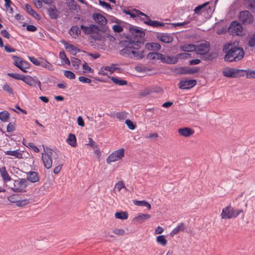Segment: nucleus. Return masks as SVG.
<instances>
[{
    "mask_svg": "<svg viewBox=\"0 0 255 255\" xmlns=\"http://www.w3.org/2000/svg\"><path fill=\"white\" fill-rule=\"evenodd\" d=\"M239 20L245 25H249L253 22L254 16L249 10H244L240 12Z\"/></svg>",
    "mask_w": 255,
    "mask_h": 255,
    "instance_id": "39448f33",
    "label": "nucleus"
},
{
    "mask_svg": "<svg viewBox=\"0 0 255 255\" xmlns=\"http://www.w3.org/2000/svg\"><path fill=\"white\" fill-rule=\"evenodd\" d=\"M9 117L8 112L6 111H3L0 112V120L2 122H6L8 121Z\"/></svg>",
    "mask_w": 255,
    "mask_h": 255,
    "instance_id": "ea45409f",
    "label": "nucleus"
},
{
    "mask_svg": "<svg viewBox=\"0 0 255 255\" xmlns=\"http://www.w3.org/2000/svg\"><path fill=\"white\" fill-rule=\"evenodd\" d=\"M22 151H21L19 149L13 151L7 150L4 151V154L6 155H11L14 156L15 158L21 159L22 158Z\"/></svg>",
    "mask_w": 255,
    "mask_h": 255,
    "instance_id": "b1692460",
    "label": "nucleus"
},
{
    "mask_svg": "<svg viewBox=\"0 0 255 255\" xmlns=\"http://www.w3.org/2000/svg\"><path fill=\"white\" fill-rule=\"evenodd\" d=\"M125 124L127 125L128 128L130 129L133 130L136 128V125L129 119L126 120Z\"/></svg>",
    "mask_w": 255,
    "mask_h": 255,
    "instance_id": "4d7b16f0",
    "label": "nucleus"
},
{
    "mask_svg": "<svg viewBox=\"0 0 255 255\" xmlns=\"http://www.w3.org/2000/svg\"><path fill=\"white\" fill-rule=\"evenodd\" d=\"M156 37L160 41L166 43H170L173 40V37L172 35L165 33H158Z\"/></svg>",
    "mask_w": 255,
    "mask_h": 255,
    "instance_id": "ddd939ff",
    "label": "nucleus"
},
{
    "mask_svg": "<svg viewBox=\"0 0 255 255\" xmlns=\"http://www.w3.org/2000/svg\"><path fill=\"white\" fill-rule=\"evenodd\" d=\"M80 27L84 33L86 34H90L94 32V30L98 29V26L95 24H91L89 26H85L84 25H81Z\"/></svg>",
    "mask_w": 255,
    "mask_h": 255,
    "instance_id": "5701e85b",
    "label": "nucleus"
},
{
    "mask_svg": "<svg viewBox=\"0 0 255 255\" xmlns=\"http://www.w3.org/2000/svg\"><path fill=\"white\" fill-rule=\"evenodd\" d=\"M0 174L4 183H6L11 180L4 166L0 168Z\"/></svg>",
    "mask_w": 255,
    "mask_h": 255,
    "instance_id": "a878e982",
    "label": "nucleus"
},
{
    "mask_svg": "<svg viewBox=\"0 0 255 255\" xmlns=\"http://www.w3.org/2000/svg\"><path fill=\"white\" fill-rule=\"evenodd\" d=\"M244 3L246 8L253 13L255 12V0H244Z\"/></svg>",
    "mask_w": 255,
    "mask_h": 255,
    "instance_id": "cd10ccee",
    "label": "nucleus"
},
{
    "mask_svg": "<svg viewBox=\"0 0 255 255\" xmlns=\"http://www.w3.org/2000/svg\"><path fill=\"white\" fill-rule=\"evenodd\" d=\"M44 150L45 152H47L45 153H43L42 154H48L49 155V157L52 158V156L53 154H54L55 151L48 147H47L46 148L44 147Z\"/></svg>",
    "mask_w": 255,
    "mask_h": 255,
    "instance_id": "e2e57ef3",
    "label": "nucleus"
},
{
    "mask_svg": "<svg viewBox=\"0 0 255 255\" xmlns=\"http://www.w3.org/2000/svg\"><path fill=\"white\" fill-rule=\"evenodd\" d=\"M40 66L48 70H51L52 68V64L43 58H41Z\"/></svg>",
    "mask_w": 255,
    "mask_h": 255,
    "instance_id": "c03bdc74",
    "label": "nucleus"
},
{
    "mask_svg": "<svg viewBox=\"0 0 255 255\" xmlns=\"http://www.w3.org/2000/svg\"><path fill=\"white\" fill-rule=\"evenodd\" d=\"M66 4L71 10L78 11L80 8V6L74 0H67Z\"/></svg>",
    "mask_w": 255,
    "mask_h": 255,
    "instance_id": "c85d7f7f",
    "label": "nucleus"
},
{
    "mask_svg": "<svg viewBox=\"0 0 255 255\" xmlns=\"http://www.w3.org/2000/svg\"><path fill=\"white\" fill-rule=\"evenodd\" d=\"M109 79H110L113 83L115 84L120 85V86H124L128 84V82L126 80L121 79L118 77H108Z\"/></svg>",
    "mask_w": 255,
    "mask_h": 255,
    "instance_id": "7c9ffc66",
    "label": "nucleus"
},
{
    "mask_svg": "<svg viewBox=\"0 0 255 255\" xmlns=\"http://www.w3.org/2000/svg\"><path fill=\"white\" fill-rule=\"evenodd\" d=\"M158 56H159V60L164 63L173 64L178 62V58L176 57L165 55L161 53L159 54Z\"/></svg>",
    "mask_w": 255,
    "mask_h": 255,
    "instance_id": "9b49d317",
    "label": "nucleus"
},
{
    "mask_svg": "<svg viewBox=\"0 0 255 255\" xmlns=\"http://www.w3.org/2000/svg\"><path fill=\"white\" fill-rule=\"evenodd\" d=\"M210 50V44L208 42L202 43L197 47H196V53L198 54H202L205 52H208Z\"/></svg>",
    "mask_w": 255,
    "mask_h": 255,
    "instance_id": "dca6fc26",
    "label": "nucleus"
},
{
    "mask_svg": "<svg viewBox=\"0 0 255 255\" xmlns=\"http://www.w3.org/2000/svg\"><path fill=\"white\" fill-rule=\"evenodd\" d=\"M133 11L134 12V14L135 15V17L136 16L141 17V16H144L145 17V18L146 19V20L149 19V16H148L147 15L145 14L143 12L139 11V10H137V9H136L134 8L133 9Z\"/></svg>",
    "mask_w": 255,
    "mask_h": 255,
    "instance_id": "09e8293b",
    "label": "nucleus"
},
{
    "mask_svg": "<svg viewBox=\"0 0 255 255\" xmlns=\"http://www.w3.org/2000/svg\"><path fill=\"white\" fill-rule=\"evenodd\" d=\"M129 34L126 35L127 40H121L119 44L123 48L120 50V54L126 57L138 60L144 57V51H137L140 48V44L144 43L145 31L139 27L128 24Z\"/></svg>",
    "mask_w": 255,
    "mask_h": 255,
    "instance_id": "f257e3e1",
    "label": "nucleus"
},
{
    "mask_svg": "<svg viewBox=\"0 0 255 255\" xmlns=\"http://www.w3.org/2000/svg\"><path fill=\"white\" fill-rule=\"evenodd\" d=\"M178 132L179 135L187 137L193 134L194 130L190 128L185 127L179 128L178 129Z\"/></svg>",
    "mask_w": 255,
    "mask_h": 255,
    "instance_id": "a211bd4d",
    "label": "nucleus"
},
{
    "mask_svg": "<svg viewBox=\"0 0 255 255\" xmlns=\"http://www.w3.org/2000/svg\"><path fill=\"white\" fill-rule=\"evenodd\" d=\"M116 64H112L111 66H103L101 68L98 74L102 75H107L106 71H109L111 74L114 73L116 70L119 69V67H115Z\"/></svg>",
    "mask_w": 255,
    "mask_h": 255,
    "instance_id": "2eb2a0df",
    "label": "nucleus"
},
{
    "mask_svg": "<svg viewBox=\"0 0 255 255\" xmlns=\"http://www.w3.org/2000/svg\"><path fill=\"white\" fill-rule=\"evenodd\" d=\"M7 200L10 202L16 203V205H17V203L19 200V196L17 194H12L7 197Z\"/></svg>",
    "mask_w": 255,
    "mask_h": 255,
    "instance_id": "37998d69",
    "label": "nucleus"
},
{
    "mask_svg": "<svg viewBox=\"0 0 255 255\" xmlns=\"http://www.w3.org/2000/svg\"><path fill=\"white\" fill-rule=\"evenodd\" d=\"M141 20L144 21V23L148 25L151 26L153 27H158L159 26H164L165 23L156 20H151L149 17L147 20H144L143 18H141Z\"/></svg>",
    "mask_w": 255,
    "mask_h": 255,
    "instance_id": "412c9836",
    "label": "nucleus"
},
{
    "mask_svg": "<svg viewBox=\"0 0 255 255\" xmlns=\"http://www.w3.org/2000/svg\"><path fill=\"white\" fill-rule=\"evenodd\" d=\"M12 58L14 60L13 64L24 73H27L26 69L29 68L30 63L26 61L21 60L20 64H18V60L20 58L17 56L12 55Z\"/></svg>",
    "mask_w": 255,
    "mask_h": 255,
    "instance_id": "6e6552de",
    "label": "nucleus"
},
{
    "mask_svg": "<svg viewBox=\"0 0 255 255\" xmlns=\"http://www.w3.org/2000/svg\"><path fill=\"white\" fill-rule=\"evenodd\" d=\"M2 88L4 91L7 92L9 94L13 95L14 93L13 89L10 87V86L8 84H5L3 86Z\"/></svg>",
    "mask_w": 255,
    "mask_h": 255,
    "instance_id": "13d9d810",
    "label": "nucleus"
},
{
    "mask_svg": "<svg viewBox=\"0 0 255 255\" xmlns=\"http://www.w3.org/2000/svg\"><path fill=\"white\" fill-rule=\"evenodd\" d=\"M59 58L61 60V61L63 63L68 65L70 64V61L69 60V59L67 57L64 51L60 52Z\"/></svg>",
    "mask_w": 255,
    "mask_h": 255,
    "instance_id": "4c0bfd02",
    "label": "nucleus"
},
{
    "mask_svg": "<svg viewBox=\"0 0 255 255\" xmlns=\"http://www.w3.org/2000/svg\"><path fill=\"white\" fill-rule=\"evenodd\" d=\"M243 212L242 209H236L229 206L222 209L221 216L222 219H231L237 217Z\"/></svg>",
    "mask_w": 255,
    "mask_h": 255,
    "instance_id": "7ed1b4c3",
    "label": "nucleus"
},
{
    "mask_svg": "<svg viewBox=\"0 0 255 255\" xmlns=\"http://www.w3.org/2000/svg\"><path fill=\"white\" fill-rule=\"evenodd\" d=\"M71 63L72 66H74L76 69H77L79 68V65L81 63V60L78 58L72 57Z\"/></svg>",
    "mask_w": 255,
    "mask_h": 255,
    "instance_id": "de8ad7c7",
    "label": "nucleus"
},
{
    "mask_svg": "<svg viewBox=\"0 0 255 255\" xmlns=\"http://www.w3.org/2000/svg\"><path fill=\"white\" fill-rule=\"evenodd\" d=\"M209 3L208 2H205L203 4H201V5H198L197 6H196L194 11V12L195 13H197V14H198L199 13V12L201 11V10L204 7H205L207 5H208Z\"/></svg>",
    "mask_w": 255,
    "mask_h": 255,
    "instance_id": "864d4df0",
    "label": "nucleus"
},
{
    "mask_svg": "<svg viewBox=\"0 0 255 255\" xmlns=\"http://www.w3.org/2000/svg\"><path fill=\"white\" fill-rule=\"evenodd\" d=\"M125 155L124 148H121L115 150L107 157L106 161L110 164L111 162H115L121 159Z\"/></svg>",
    "mask_w": 255,
    "mask_h": 255,
    "instance_id": "423d86ee",
    "label": "nucleus"
},
{
    "mask_svg": "<svg viewBox=\"0 0 255 255\" xmlns=\"http://www.w3.org/2000/svg\"><path fill=\"white\" fill-rule=\"evenodd\" d=\"M133 202L134 205H135L136 206L145 207H147L148 209H151V205H150V204L145 201L133 200Z\"/></svg>",
    "mask_w": 255,
    "mask_h": 255,
    "instance_id": "c9c22d12",
    "label": "nucleus"
},
{
    "mask_svg": "<svg viewBox=\"0 0 255 255\" xmlns=\"http://www.w3.org/2000/svg\"><path fill=\"white\" fill-rule=\"evenodd\" d=\"M235 78H238L241 76H244L245 75V73L247 74V71L245 70H240V69H235Z\"/></svg>",
    "mask_w": 255,
    "mask_h": 255,
    "instance_id": "603ef678",
    "label": "nucleus"
},
{
    "mask_svg": "<svg viewBox=\"0 0 255 255\" xmlns=\"http://www.w3.org/2000/svg\"><path fill=\"white\" fill-rule=\"evenodd\" d=\"M28 185V182L25 178H18L14 180L13 186L11 187L12 191L15 193H23L26 192V188Z\"/></svg>",
    "mask_w": 255,
    "mask_h": 255,
    "instance_id": "20e7f679",
    "label": "nucleus"
},
{
    "mask_svg": "<svg viewBox=\"0 0 255 255\" xmlns=\"http://www.w3.org/2000/svg\"><path fill=\"white\" fill-rule=\"evenodd\" d=\"M185 228V225L184 223H178L177 226L170 232V236L171 237H173L174 235L178 234L179 232L184 231Z\"/></svg>",
    "mask_w": 255,
    "mask_h": 255,
    "instance_id": "4be33fe9",
    "label": "nucleus"
},
{
    "mask_svg": "<svg viewBox=\"0 0 255 255\" xmlns=\"http://www.w3.org/2000/svg\"><path fill=\"white\" fill-rule=\"evenodd\" d=\"M47 11L51 19H56L59 16L60 12L57 10L55 6H52L48 8Z\"/></svg>",
    "mask_w": 255,
    "mask_h": 255,
    "instance_id": "6ab92c4d",
    "label": "nucleus"
},
{
    "mask_svg": "<svg viewBox=\"0 0 255 255\" xmlns=\"http://www.w3.org/2000/svg\"><path fill=\"white\" fill-rule=\"evenodd\" d=\"M41 58L37 59L33 56L29 57V59L30 61V62L36 66H40Z\"/></svg>",
    "mask_w": 255,
    "mask_h": 255,
    "instance_id": "3c124183",
    "label": "nucleus"
},
{
    "mask_svg": "<svg viewBox=\"0 0 255 255\" xmlns=\"http://www.w3.org/2000/svg\"><path fill=\"white\" fill-rule=\"evenodd\" d=\"M128 113L124 112H118L116 114V117L120 121L124 120L127 118V115Z\"/></svg>",
    "mask_w": 255,
    "mask_h": 255,
    "instance_id": "6e6d98bb",
    "label": "nucleus"
},
{
    "mask_svg": "<svg viewBox=\"0 0 255 255\" xmlns=\"http://www.w3.org/2000/svg\"><path fill=\"white\" fill-rule=\"evenodd\" d=\"M151 217L150 215L147 214H139L138 216L135 217L133 221L138 223H141L149 219Z\"/></svg>",
    "mask_w": 255,
    "mask_h": 255,
    "instance_id": "bb28decb",
    "label": "nucleus"
},
{
    "mask_svg": "<svg viewBox=\"0 0 255 255\" xmlns=\"http://www.w3.org/2000/svg\"><path fill=\"white\" fill-rule=\"evenodd\" d=\"M248 45L251 47L255 46V34H253L250 37Z\"/></svg>",
    "mask_w": 255,
    "mask_h": 255,
    "instance_id": "680f3d73",
    "label": "nucleus"
},
{
    "mask_svg": "<svg viewBox=\"0 0 255 255\" xmlns=\"http://www.w3.org/2000/svg\"><path fill=\"white\" fill-rule=\"evenodd\" d=\"M196 81L195 80L184 79L181 80L179 84V88L181 89H190L196 85Z\"/></svg>",
    "mask_w": 255,
    "mask_h": 255,
    "instance_id": "9d476101",
    "label": "nucleus"
},
{
    "mask_svg": "<svg viewBox=\"0 0 255 255\" xmlns=\"http://www.w3.org/2000/svg\"><path fill=\"white\" fill-rule=\"evenodd\" d=\"M14 123H12L11 122L9 123L6 127V131L8 132H12L15 130V128L14 126Z\"/></svg>",
    "mask_w": 255,
    "mask_h": 255,
    "instance_id": "69168bd1",
    "label": "nucleus"
},
{
    "mask_svg": "<svg viewBox=\"0 0 255 255\" xmlns=\"http://www.w3.org/2000/svg\"><path fill=\"white\" fill-rule=\"evenodd\" d=\"M247 78H255V70L247 71Z\"/></svg>",
    "mask_w": 255,
    "mask_h": 255,
    "instance_id": "774afa93",
    "label": "nucleus"
},
{
    "mask_svg": "<svg viewBox=\"0 0 255 255\" xmlns=\"http://www.w3.org/2000/svg\"><path fill=\"white\" fill-rule=\"evenodd\" d=\"M201 58L203 60H212L214 59V56L212 53L205 52L201 54Z\"/></svg>",
    "mask_w": 255,
    "mask_h": 255,
    "instance_id": "a19ab883",
    "label": "nucleus"
},
{
    "mask_svg": "<svg viewBox=\"0 0 255 255\" xmlns=\"http://www.w3.org/2000/svg\"><path fill=\"white\" fill-rule=\"evenodd\" d=\"M25 9L30 15L35 18L38 19L39 15L34 10L30 5L28 3L25 4Z\"/></svg>",
    "mask_w": 255,
    "mask_h": 255,
    "instance_id": "2f4dec72",
    "label": "nucleus"
},
{
    "mask_svg": "<svg viewBox=\"0 0 255 255\" xmlns=\"http://www.w3.org/2000/svg\"><path fill=\"white\" fill-rule=\"evenodd\" d=\"M160 54L155 52H150L147 55V58L150 60H159V56L158 55Z\"/></svg>",
    "mask_w": 255,
    "mask_h": 255,
    "instance_id": "a18cd8bd",
    "label": "nucleus"
},
{
    "mask_svg": "<svg viewBox=\"0 0 255 255\" xmlns=\"http://www.w3.org/2000/svg\"><path fill=\"white\" fill-rule=\"evenodd\" d=\"M7 75L16 80H21L22 81V79H23V77H24V75H20L16 73H8Z\"/></svg>",
    "mask_w": 255,
    "mask_h": 255,
    "instance_id": "49530a36",
    "label": "nucleus"
},
{
    "mask_svg": "<svg viewBox=\"0 0 255 255\" xmlns=\"http://www.w3.org/2000/svg\"><path fill=\"white\" fill-rule=\"evenodd\" d=\"M66 140L71 146L76 147L77 146L76 137L74 134L70 133Z\"/></svg>",
    "mask_w": 255,
    "mask_h": 255,
    "instance_id": "473e14b6",
    "label": "nucleus"
},
{
    "mask_svg": "<svg viewBox=\"0 0 255 255\" xmlns=\"http://www.w3.org/2000/svg\"><path fill=\"white\" fill-rule=\"evenodd\" d=\"M229 32L233 35H243V27L242 25L237 21H234L230 24L229 29Z\"/></svg>",
    "mask_w": 255,
    "mask_h": 255,
    "instance_id": "0eeeda50",
    "label": "nucleus"
},
{
    "mask_svg": "<svg viewBox=\"0 0 255 255\" xmlns=\"http://www.w3.org/2000/svg\"><path fill=\"white\" fill-rule=\"evenodd\" d=\"M223 51L226 54L224 57L225 61L232 62L241 60L245 55V51L243 48L235 46L232 43L225 44Z\"/></svg>",
    "mask_w": 255,
    "mask_h": 255,
    "instance_id": "f03ea898",
    "label": "nucleus"
},
{
    "mask_svg": "<svg viewBox=\"0 0 255 255\" xmlns=\"http://www.w3.org/2000/svg\"><path fill=\"white\" fill-rule=\"evenodd\" d=\"M115 216L117 219L126 220L128 218V215L127 212L121 211L116 212Z\"/></svg>",
    "mask_w": 255,
    "mask_h": 255,
    "instance_id": "e433bc0d",
    "label": "nucleus"
},
{
    "mask_svg": "<svg viewBox=\"0 0 255 255\" xmlns=\"http://www.w3.org/2000/svg\"><path fill=\"white\" fill-rule=\"evenodd\" d=\"M26 180L31 183H35L39 181L40 177L37 172L30 171L26 173Z\"/></svg>",
    "mask_w": 255,
    "mask_h": 255,
    "instance_id": "4468645a",
    "label": "nucleus"
},
{
    "mask_svg": "<svg viewBox=\"0 0 255 255\" xmlns=\"http://www.w3.org/2000/svg\"><path fill=\"white\" fill-rule=\"evenodd\" d=\"M156 242L162 246H165L167 241L164 235H159L156 237Z\"/></svg>",
    "mask_w": 255,
    "mask_h": 255,
    "instance_id": "58836bf2",
    "label": "nucleus"
},
{
    "mask_svg": "<svg viewBox=\"0 0 255 255\" xmlns=\"http://www.w3.org/2000/svg\"><path fill=\"white\" fill-rule=\"evenodd\" d=\"M93 19L99 24L101 25H105L107 23V20L103 15L94 13L93 14Z\"/></svg>",
    "mask_w": 255,
    "mask_h": 255,
    "instance_id": "f3484780",
    "label": "nucleus"
},
{
    "mask_svg": "<svg viewBox=\"0 0 255 255\" xmlns=\"http://www.w3.org/2000/svg\"><path fill=\"white\" fill-rule=\"evenodd\" d=\"M145 48L149 51H158L161 49L160 44L155 42H148L145 45Z\"/></svg>",
    "mask_w": 255,
    "mask_h": 255,
    "instance_id": "aec40b11",
    "label": "nucleus"
},
{
    "mask_svg": "<svg viewBox=\"0 0 255 255\" xmlns=\"http://www.w3.org/2000/svg\"><path fill=\"white\" fill-rule=\"evenodd\" d=\"M64 76L69 79H74L75 78V74L69 70H65L64 72Z\"/></svg>",
    "mask_w": 255,
    "mask_h": 255,
    "instance_id": "5fc2aeb1",
    "label": "nucleus"
},
{
    "mask_svg": "<svg viewBox=\"0 0 255 255\" xmlns=\"http://www.w3.org/2000/svg\"><path fill=\"white\" fill-rule=\"evenodd\" d=\"M199 68L198 67L189 68L188 67L187 74H193L198 72Z\"/></svg>",
    "mask_w": 255,
    "mask_h": 255,
    "instance_id": "0e129e2a",
    "label": "nucleus"
},
{
    "mask_svg": "<svg viewBox=\"0 0 255 255\" xmlns=\"http://www.w3.org/2000/svg\"><path fill=\"white\" fill-rule=\"evenodd\" d=\"M182 51L185 52H192L196 50V46L193 44H188L181 47Z\"/></svg>",
    "mask_w": 255,
    "mask_h": 255,
    "instance_id": "f704fd0d",
    "label": "nucleus"
},
{
    "mask_svg": "<svg viewBox=\"0 0 255 255\" xmlns=\"http://www.w3.org/2000/svg\"><path fill=\"white\" fill-rule=\"evenodd\" d=\"M154 91L153 87H146L140 90L139 95L142 97H145L149 95Z\"/></svg>",
    "mask_w": 255,
    "mask_h": 255,
    "instance_id": "72a5a7b5",
    "label": "nucleus"
},
{
    "mask_svg": "<svg viewBox=\"0 0 255 255\" xmlns=\"http://www.w3.org/2000/svg\"><path fill=\"white\" fill-rule=\"evenodd\" d=\"M188 67H180L177 69V72L180 74H187Z\"/></svg>",
    "mask_w": 255,
    "mask_h": 255,
    "instance_id": "052dcab7",
    "label": "nucleus"
},
{
    "mask_svg": "<svg viewBox=\"0 0 255 255\" xmlns=\"http://www.w3.org/2000/svg\"><path fill=\"white\" fill-rule=\"evenodd\" d=\"M42 160L46 168L49 169L52 167V160L51 158L49 157L48 154H42Z\"/></svg>",
    "mask_w": 255,
    "mask_h": 255,
    "instance_id": "393cba45",
    "label": "nucleus"
},
{
    "mask_svg": "<svg viewBox=\"0 0 255 255\" xmlns=\"http://www.w3.org/2000/svg\"><path fill=\"white\" fill-rule=\"evenodd\" d=\"M71 35L75 34L76 36H78L81 34V30L77 25L73 26L69 31Z\"/></svg>",
    "mask_w": 255,
    "mask_h": 255,
    "instance_id": "79ce46f5",
    "label": "nucleus"
},
{
    "mask_svg": "<svg viewBox=\"0 0 255 255\" xmlns=\"http://www.w3.org/2000/svg\"><path fill=\"white\" fill-rule=\"evenodd\" d=\"M112 28L114 32L117 33L121 32L124 30L123 26H121L120 24H116L113 25Z\"/></svg>",
    "mask_w": 255,
    "mask_h": 255,
    "instance_id": "bf43d9fd",
    "label": "nucleus"
},
{
    "mask_svg": "<svg viewBox=\"0 0 255 255\" xmlns=\"http://www.w3.org/2000/svg\"><path fill=\"white\" fill-rule=\"evenodd\" d=\"M223 74L225 77L228 78H235L236 77L234 68H226L223 71Z\"/></svg>",
    "mask_w": 255,
    "mask_h": 255,
    "instance_id": "c756f323",
    "label": "nucleus"
},
{
    "mask_svg": "<svg viewBox=\"0 0 255 255\" xmlns=\"http://www.w3.org/2000/svg\"><path fill=\"white\" fill-rule=\"evenodd\" d=\"M61 42L64 45L66 50L72 55H76L80 51L74 45L69 44L65 40H61Z\"/></svg>",
    "mask_w": 255,
    "mask_h": 255,
    "instance_id": "f8f14e48",
    "label": "nucleus"
},
{
    "mask_svg": "<svg viewBox=\"0 0 255 255\" xmlns=\"http://www.w3.org/2000/svg\"><path fill=\"white\" fill-rule=\"evenodd\" d=\"M30 203L29 199H25L22 200H19L16 206L18 207H24Z\"/></svg>",
    "mask_w": 255,
    "mask_h": 255,
    "instance_id": "8fccbe9b",
    "label": "nucleus"
},
{
    "mask_svg": "<svg viewBox=\"0 0 255 255\" xmlns=\"http://www.w3.org/2000/svg\"><path fill=\"white\" fill-rule=\"evenodd\" d=\"M22 81L31 87H35L38 85L39 89L41 90V82L36 77H32L29 75H24Z\"/></svg>",
    "mask_w": 255,
    "mask_h": 255,
    "instance_id": "1a4fd4ad",
    "label": "nucleus"
},
{
    "mask_svg": "<svg viewBox=\"0 0 255 255\" xmlns=\"http://www.w3.org/2000/svg\"><path fill=\"white\" fill-rule=\"evenodd\" d=\"M99 4L100 5H101L104 7H105L107 9H112L111 5L109 3L106 2L105 1L99 0Z\"/></svg>",
    "mask_w": 255,
    "mask_h": 255,
    "instance_id": "338daca9",
    "label": "nucleus"
}]
</instances>
